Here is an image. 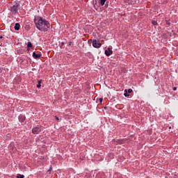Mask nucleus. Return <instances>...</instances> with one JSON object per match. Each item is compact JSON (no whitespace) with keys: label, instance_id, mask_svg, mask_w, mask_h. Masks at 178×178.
I'll return each mask as SVG.
<instances>
[{"label":"nucleus","instance_id":"obj_1","mask_svg":"<svg viewBox=\"0 0 178 178\" xmlns=\"http://www.w3.org/2000/svg\"><path fill=\"white\" fill-rule=\"evenodd\" d=\"M33 22L36 29L40 31L47 33L48 29H51V24L47 19H43L42 17H35Z\"/></svg>","mask_w":178,"mask_h":178},{"label":"nucleus","instance_id":"obj_7","mask_svg":"<svg viewBox=\"0 0 178 178\" xmlns=\"http://www.w3.org/2000/svg\"><path fill=\"white\" fill-rule=\"evenodd\" d=\"M33 57L34 58V59H38V58H41V54H35V52L33 53Z\"/></svg>","mask_w":178,"mask_h":178},{"label":"nucleus","instance_id":"obj_21","mask_svg":"<svg viewBox=\"0 0 178 178\" xmlns=\"http://www.w3.org/2000/svg\"><path fill=\"white\" fill-rule=\"evenodd\" d=\"M169 129H172V127H169Z\"/></svg>","mask_w":178,"mask_h":178},{"label":"nucleus","instance_id":"obj_19","mask_svg":"<svg viewBox=\"0 0 178 178\" xmlns=\"http://www.w3.org/2000/svg\"><path fill=\"white\" fill-rule=\"evenodd\" d=\"M69 45H72V42H69Z\"/></svg>","mask_w":178,"mask_h":178},{"label":"nucleus","instance_id":"obj_8","mask_svg":"<svg viewBox=\"0 0 178 178\" xmlns=\"http://www.w3.org/2000/svg\"><path fill=\"white\" fill-rule=\"evenodd\" d=\"M15 30H20V24L16 23L14 26Z\"/></svg>","mask_w":178,"mask_h":178},{"label":"nucleus","instance_id":"obj_6","mask_svg":"<svg viewBox=\"0 0 178 178\" xmlns=\"http://www.w3.org/2000/svg\"><path fill=\"white\" fill-rule=\"evenodd\" d=\"M26 120V116L23 115H20L19 116V121L21 123H24V121Z\"/></svg>","mask_w":178,"mask_h":178},{"label":"nucleus","instance_id":"obj_5","mask_svg":"<svg viewBox=\"0 0 178 178\" xmlns=\"http://www.w3.org/2000/svg\"><path fill=\"white\" fill-rule=\"evenodd\" d=\"M104 54L106 56H111L113 54V51L111 47H108V49L105 50Z\"/></svg>","mask_w":178,"mask_h":178},{"label":"nucleus","instance_id":"obj_14","mask_svg":"<svg viewBox=\"0 0 178 178\" xmlns=\"http://www.w3.org/2000/svg\"><path fill=\"white\" fill-rule=\"evenodd\" d=\"M127 92H128V94H131V92H133V90L132 89H129L127 90Z\"/></svg>","mask_w":178,"mask_h":178},{"label":"nucleus","instance_id":"obj_20","mask_svg":"<svg viewBox=\"0 0 178 178\" xmlns=\"http://www.w3.org/2000/svg\"><path fill=\"white\" fill-rule=\"evenodd\" d=\"M153 24H156V22H154Z\"/></svg>","mask_w":178,"mask_h":178},{"label":"nucleus","instance_id":"obj_17","mask_svg":"<svg viewBox=\"0 0 178 178\" xmlns=\"http://www.w3.org/2000/svg\"><path fill=\"white\" fill-rule=\"evenodd\" d=\"M52 168H50V169L47 171V172L48 173H51V170Z\"/></svg>","mask_w":178,"mask_h":178},{"label":"nucleus","instance_id":"obj_18","mask_svg":"<svg viewBox=\"0 0 178 178\" xmlns=\"http://www.w3.org/2000/svg\"><path fill=\"white\" fill-rule=\"evenodd\" d=\"M55 118H56V120H59V118H58L56 116Z\"/></svg>","mask_w":178,"mask_h":178},{"label":"nucleus","instance_id":"obj_9","mask_svg":"<svg viewBox=\"0 0 178 178\" xmlns=\"http://www.w3.org/2000/svg\"><path fill=\"white\" fill-rule=\"evenodd\" d=\"M106 2V0H100L99 3L101 5V6H104Z\"/></svg>","mask_w":178,"mask_h":178},{"label":"nucleus","instance_id":"obj_2","mask_svg":"<svg viewBox=\"0 0 178 178\" xmlns=\"http://www.w3.org/2000/svg\"><path fill=\"white\" fill-rule=\"evenodd\" d=\"M20 9V4L18 3H16L12 8H11V12L14 14L16 15L17 13V10Z\"/></svg>","mask_w":178,"mask_h":178},{"label":"nucleus","instance_id":"obj_13","mask_svg":"<svg viewBox=\"0 0 178 178\" xmlns=\"http://www.w3.org/2000/svg\"><path fill=\"white\" fill-rule=\"evenodd\" d=\"M17 178H24V175L18 174Z\"/></svg>","mask_w":178,"mask_h":178},{"label":"nucleus","instance_id":"obj_12","mask_svg":"<svg viewBox=\"0 0 178 178\" xmlns=\"http://www.w3.org/2000/svg\"><path fill=\"white\" fill-rule=\"evenodd\" d=\"M27 47L28 48H31V47H33V44H31V42H28Z\"/></svg>","mask_w":178,"mask_h":178},{"label":"nucleus","instance_id":"obj_10","mask_svg":"<svg viewBox=\"0 0 178 178\" xmlns=\"http://www.w3.org/2000/svg\"><path fill=\"white\" fill-rule=\"evenodd\" d=\"M124 97H130V95H129V92H127V89H126V90H124Z\"/></svg>","mask_w":178,"mask_h":178},{"label":"nucleus","instance_id":"obj_16","mask_svg":"<svg viewBox=\"0 0 178 178\" xmlns=\"http://www.w3.org/2000/svg\"><path fill=\"white\" fill-rule=\"evenodd\" d=\"M176 90H177V87H174V88H173V90H174V91H176Z\"/></svg>","mask_w":178,"mask_h":178},{"label":"nucleus","instance_id":"obj_15","mask_svg":"<svg viewBox=\"0 0 178 178\" xmlns=\"http://www.w3.org/2000/svg\"><path fill=\"white\" fill-rule=\"evenodd\" d=\"M99 101L100 104H102V101H104V99L103 98H99Z\"/></svg>","mask_w":178,"mask_h":178},{"label":"nucleus","instance_id":"obj_4","mask_svg":"<svg viewBox=\"0 0 178 178\" xmlns=\"http://www.w3.org/2000/svg\"><path fill=\"white\" fill-rule=\"evenodd\" d=\"M41 127H36L32 129V133L33 134H38L41 131Z\"/></svg>","mask_w":178,"mask_h":178},{"label":"nucleus","instance_id":"obj_11","mask_svg":"<svg viewBox=\"0 0 178 178\" xmlns=\"http://www.w3.org/2000/svg\"><path fill=\"white\" fill-rule=\"evenodd\" d=\"M41 83H42V81L39 80L38 81V84L37 85L38 88H41Z\"/></svg>","mask_w":178,"mask_h":178},{"label":"nucleus","instance_id":"obj_3","mask_svg":"<svg viewBox=\"0 0 178 178\" xmlns=\"http://www.w3.org/2000/svg\"><path fill=\"white\" fill-rule=\"evenodd\" d=\"M102 44L98 40H93L92 41V46L94 48H101Z\"/></svg>","mask_w":178,"mask_h":178}]
</instances>
